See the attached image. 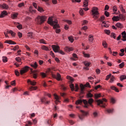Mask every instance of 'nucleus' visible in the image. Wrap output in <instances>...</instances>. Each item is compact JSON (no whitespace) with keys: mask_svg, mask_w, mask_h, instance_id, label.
Returning <instances> with one entry per match:
<instances>
[{"mask_svg":"<svg viewBox=\"0 0 126 126\" xmlns=\"http://www.w3.org/2000/svg\"><path fill=\"white\" fill-rule=\"evenodd\" d=\"M117 10H118V9L117 8V6H114V7H113V11L114 12H117Z\"/></svg>","mask_w":126,"mask_h":126,"instance_id":"nucleus-57","label":"nucleus"},{"mask_svg":"<svg viewBox=\"0 0 126 126\" xmlns=\"http://www.w3.org/2000/svg\"><path fill=\"white\" fill-rule=\"evenodd\" d=\"M102 24H105V25H104V27H109V26L108 25L106 24V22L103 21Z\"/></svg>","mask_w":126,"mask_h":126,"instance_id":"nucleus-63","label":"nucleus"},{"mask_svg":"<svg viewBox=\"0 0 126 126\" xmlns=\"http://www.w3.org/2000/svg\"><path fill=\"white\" fill-rule=\"evenodd\" d=\"M31 71L32 72V75L33 77L34 78V79H36L37 78V76L38 75V74L35 73V71H33V69H31Z\"/></svg>","mask_w":126,"mask_h":126,"instance_id":"nucleus-19","label":"nucleus"},{"mask_svg":"<svg viewBox=\"0 0 126 126\" xmlns=\"http://www.w3.org/2000/svg\"><path fill=\"white\" fill-rule=\"evenodd\" d=\"M124 66H125V63L123 62L121 63H120L119 64V67L120 68H123V67H124Z\"/></svg>","mask_w":126,"mask_h":126,"instance_id":"nucleus-41","label":"nucleus"},{"mask_svg":"<svg viewBox=\"0 0 126 126\" xmlns=\"http://www.w3.org/2000/svg\"><path fill=\"white\" fill-rule=\"evenodd\" d=\"M2 61H3V63H6V62H7V58H6L5 57H3Z\"/></svg>","mask_w":126,"mask_h":126,"instance_id":"nucleus-46","label":"nucleus"},{"mask_svg":"<svg viewBox=\"0 0 126 126\" xmlns=\"http://www.w3.org/2000/svg\"><path fill=\"white\" fill-rule=\"evenodd\" d=\"M110 101L112 104H115V103H116V100H115L114 98H111Z\"/></svg>","mask_w":126,"mask_h":126,"instance_id":"nucleus-52","label":"nucleus"},{"mask_svg":"<svg viewBox=\"0 0 126 126\" xmlns=\"http://www.w3.org/2000/svg\"><path fill=\"white\" fill-rule=\"evenodd\" d=\"M64 50L66 52H71V51H73V48L72 47L66 46L64 48Z\"/></svg>","mask_w":126,"mask_h":126,"instance_id":"nucleus-14","label":"nucleus"},{"mask_svg":"<svg viewBox=\"0 0 126 126\" xmlns=\"http://www.w3.org/2000/svg\"><path fill=\"white\" fill-rule=\"evenodd\" d=\"M16 62H18V63H21V58H20V57H17L15 59Z\"/></svg>","mask_w":126,"mask_h":126,"instance_id":"nucleus-44","label":"nucleus"},{"mask_svg":"<svg viewBox=\"0 0 126 126\" xmlns=\"http://www.w3.org/2000/svg\"><path fill=\"white\" fill-rule=\"evenodd\" d=\"M70 88H71V91H73L74 90V85L73 84H70Z\"/></svg>","mask_w":126,"mask_h":126,"instance_id":"nucleus-40","label":"nucleus"},{"mask_svg":"<svg viewBox=\"0 0 126 126\" xmlns=\"http://www.w3.org/2000/svg\"><path fill=\"white\" fill-rule=\"evenodd\" d=\"M7 32L9 33V34H11L12 37H15V32H13V31L10 30V31H7Z\"/></svg>","mask_w":126,"mask_h":126,"instance_id":"nucleus-20","label":"nucleus"},{"mask_svg":"<svg viewBox=\"0 0 126 126\" xmlns=\"http://www.w3.org/2000/svg\"><path fill=\"white\" fill-rule=\"evenodd\" d=\"M41 49L42 50H44V51H49V48H48V47L45 45L42 46Z\"/></svg>","mask_w":126,"mask_h":126,"instance_id":"nucleus-32","label":"nucleus"},{"mask_svg":"<svg viewBox=\"0 0 126 126\" xmlns=\"http://www.w3.org/2000/svg\"><path fill=\"white\" fill-rule=\"evenodd\" d=\"M104 32L106 33V34H107V35H109L111 33V31L110 30H106L104 31Z\"/></svg>","mask_w":126,"mask_h":126,"instance_id":"nucleus-51","label":"nucleus"},{"mask_svg":"<svg viewBox=\"0 0 126 126\" xmlns=\"http://www.w3.org/2000/svg\"><path fill=\"white\" fill-rule=\"evenodd\" d=\"M102 46L104 47V48H108V44H107V42H106L105 41L102 42Z\"/></svg>","mask_w":126,"mask_h":126,"instance_id":"nucleus-30","label":"nucleus"},{"mask_svg":"<svg viewBox=\"0 0 126 126\" xmlns=\"http://www.w3.org/2000/svg\"><path fill=\"white\" fill-rule=\"evenodd\" d=\"M54 97H55V99H56L55 103L56 104V105H58V104L60 103V102H61L60 101V97L58 96V95H57L56 94H54Z\"/></svg>","mask_w":126,"mask_h":126,"instance_id":"nucleus-11","label":"nucleus"},{"mask_svg":"<svg viewBox=\"0 0 126 126\" xmlns=\"http://www.w3.org/2000/svg\"><path fill=\"white\" fill-rule=\"evenodd\" d=\"M91 92H92V91H91L90 92L88 93V94H87V97L92 98V97H93V94H91Z\"/></svg>","mask_w":126,"mask_h":126,"instance_id":"nucleus-22","label":"nucleus"},{"mask_svg":"<svg viewBox=\"0 0 126 126\" xmlns=\"http://www.w3.org/2000/svg\"><path fill=\"white\" fill-rule=\"evenodd\" d=\"M114 111V109H107L106 110V112L108 113V114H111L112 113H113V112Z\"/></svg>","mask_w":126,"mask_h":126,"instance_id":"nucleus-39","label":"nucleus"},{"mask_svg":"<svg viewBox=\"0 0 126 126\" xmlns=\"http://www.w3.org/2000/svg\"><path fill=\"white\" fill-rule=\"evenodd\" d=\"M47 124L48 125H49V126H53V124H52V121H51L50 120L47 121Z\"/></svg>","mask_w":126,"mask_h":126,"instance_id":"nucleus-55","label":"nucleus"},{"mask_svg":"<svg viewBox=\"0 0 126 126\" xmlns=\"http://www.w3.org/2000/svg\"><path fill=\"white\" fill-rule=\"evenodd\" d=\"M18 36L19 38H21L22 37V33H21L20 32H19L18 33Z\"/></svg>","mask_w":126,"mask_h":126,"instance_id":"nucleus-60","label":"nucleus"},{"mask_svg":"<svg viewBox=\"0 0 126 126\" xmlns=\"http://www.w3.org/2000/svg\"><path fill=\"white\" fill-rule=\"evenodd\" d=\"M31 66H32V67H33V68H34L35 69H36V68H37V67H38V64H37V62H35L31 64Z\"/></svg>","mask_w":126,"mask_h":126,"instance_id":"nucleus-18","label":"nucleus"},{"mask_svg":"<svg viewBox=\"0 0 126 126\" xmlns=\"http://www.w3.org/2000/svg\"><path fill=\"white\" fill-rule=\"evenodd\" d=\"M96 102L98 106L105 108L106 107V103L104 102H107V99H106V98H103L102 100L98 99L96 100Z\"/></svg>","mask_w":126,"mask_h":126,"instance_id":"nucleus-7","label":"nucleus"},{"mask_svg":"<svg viewBox=\"0 0 126 126\" xmlns=\"http://www.w3.org/2000/svg\"><path fill=\"white\" fill-rule=\"evenodd\" d=\"M93 116H94V117L96 118V117H97V116H98V113H97V112H94L93 113Z\"/></svg>","mask_w":126,"mask_h":126,"instance_id":"nucleus-61","label":"nucleus"},{"mask_svg":"<svg viewBox=\"0 0 126 126\" xmlns=\"http://www.w3.org/2000/svg\"><path fill=\"white\" fill-rule=\"evenodd\" d=\"M119 8L122 12L123 13L126 12V10H125V9H124V7L123 6V5H120Z\"/></svg>","mask_w":126,"mask_h":126,"instance_id":"nucleus-31","label":"nucleus"},{"mask_svg":"<svg viewBox=\"0 0 126 126\" xmlns=\"http://www.w3.org/2000/svg\"><path fill=\"white\" fill-rule=\"evenodd\" d=\"M116 26L118 28H123V25L120 23H117L116 24Z\"/></svg>","mask_w":126,"mask_h":126,"instance_id":"nucleus-29","label":"nucleus"},{"mask_svg":"<svg viewBox=\"0 0 126 126\" xmlns=\"http://www.w3.org/2000/svg\"><path fill=\"white\" fill-rule=\"evenodd\" d=\"M40 101L41 103L43 104H49L50 103V101H47V99H46L45 97H42L40 99Z\"/></svg>","mask_w":126,"mask_h":126,"instance_id":"nucleus-10","label":"nucleus"},{"mask_svg":"<svg viewBox=\"0 0 126 126\" xmlns=\"http://www.w3.org/2000/svg\"><path fill=\"white\" fill-rule=\"evenodd\" d=\"M122 37L123 38V39H122V41H124V42H125V41H126V32L124 31L122 33Z\"/></svg>","mask_w":126,"mask_h":126,"instance_id":"nucleus-16","label":"nucleus"},{"mask_svg":"<svg viewBox=\"0 0 126 126\" xmlns=\"http://www.w3.org/2000/svg\"><path fill=\"white\" fill-rule=\"evenodd\" d=\"M39 42L41 44H44V45H47V43H46L45 40L43 39H40Z\"/></svg>","mask_w":126,"mask_h":126,"instance_id":"nucleus-35","label":"nucleus"},{"mask_svg":"<svg viewBox=\"0 0 126 126\" xmlns=\"http://www.w3.org/2000/svg\"><path fill=\"white\" fill-rule=\"evenodd\" d=\"M15 73L17 76H19V75H20V73H19V71H18L17 70H15Z\"/></svg>","mask_w":126,"mask_h":126,"instance_id":"nucleus-45","label":"nucleus"},{"mask_svg":"<svg viewBox=\"0 0 126 126\" xmlns=\"http://www.w3.org/2000/svg\"><path fill=\"white\" fill-rule=\"evenodd\" d=\"M112 20L113 21H119V20H120V17L114 16L112 18Z\"/></svg>","mask_w":126,"mask_h":126,"instance_id":"nucleus-21","label":"nucleus"},{"mask_svg":"<svg viewBox=\"0 0 126 126\" xmlns=\"http://www.w3.org/2000/svg\"><path fill=\"white\" fill-rule=\"evenodd\" d=\"M101 97V94H94V98L95 99H98V98H100Z\"/></svg>","mask_w":126,"mask_h":126,"instance_id":"nucleus-36","label":"nucleus"},{"mask_svg":"<svg viewBox=\"0 0 126 126\" xmlns=\"http://www.w3.org/2000/svg\"><path fill=\"white\" fill-rule=\"evenodd\" d=\"M104 14L106 17H109V16L110 15V13L107 11H105Z\"/></svg>","mask_w":126,"mask_h":126,"instance_id":"nucleus-50","label":"nucleus"},{"mask_svg":"<svg viewBox=\"0 0 126 126\" xmlns=\"http://www.w3.org/2000/svg\"><path fill=\"white\" fill-rule=\"evenodd\" d=\"M75 91L76 92H77V91H78V89H79V88H78V85H77V84H75Z\"/></svg>","mask_w":126,"mask_h":126,"instance_id":"nucleus-54","label":"nucleus"},{"mask_svg":"<svg viewBox=\"0 0 126 126\" xmlns=\"http://www.w3.org/2000/svg\"><path fill=\"white\" fill-rule=\"evenodd\" d=\"M92 15L93 16V18L94 19H97L98 17V15H99V12L98 11V8L96 7H94L92 10Z\"/></svg>","mask_w":126,"mask_h":126,"instance_id":"nucleus-5","label":"nucleus"},{"mask_svg":"<svg viewBox=\"0 0 126 126\" xmlns=\"http://www.w3.org/2000/svg\"><path fill=\"white\" fill-rule=\"evenodd\" d=\"M83 54L85 58H90V55H89V54H87V53H85V52H84V51L83 52Z\"/></svg>","mask_w":126,"mask_h":126,"instance_id":"nucleus-27","label":"nucleus"},{"mask_svg":"<svg viewBox=\"0 0 126 126\" xmlns=\"http://www.w3.org/2000/svg\"><path fill=\"white\" fill-rule=\"evenodd\" d=\"M0 7L1 8H3L4 9H8V5L5 3H3L2 5H0Z\"/></svg>","mask_w":126,"mask_h":126,"instance_id":"nucleus-17","label":"nucleus"},{"mask_svg":"<svg viewBox=\"0 0 126 126\" xmlns=\"http://www.w3.org/2000/svg\"><path fill=\"white\" fill-rule=\"evenodd\" d=\"M100 21H103L104 20H105V16H102L101 17H100Z\"/></svg>","mask_w":126,"mask_h":126,"instance_id":"nucleus-59","label":"nucleus"},{"mask_svg":"<svg viewBox=\"0 0 126 126\" xmlns=\"http://www.w3.org/2000/svg\"><path fill=\"white\" fill-rule=\"evenodd\" d=\"M111 76H112V74H110L106 76V78L105 79V80H109V78H110V77H111Z\"/></svg>","mask_w":126,"mask_h":126,"instance_id":"nucleus-56","label":"nucleus"},{"mask_svg":"<svg viewBox=\"0 0 126 126\" xmlns=\"http://www.w3.org/2000/svg\"><path fill=\"white\" fill-rule=\"evenodd\" d=\"M6 44H10L11 45H15L16 42L13 41L12 40H6L5 41Z\"/></svg>","mask_w":126,"mask_h":126,"instance_id":"nucleus-15","label":"nucleus"},{"mask_svg":"<svg viewBox=\"0 0 126 126\" xmlns=\"http://www.w3.org/2000/svg\"><path fill=\"white\" fill-rule=\"evenodd\" d=\"M28 68H29V67L28 66H26L23 68L21 70H20V74L22 75V74H24V73H26L28 71Z\"/></svg>","mask_w":126,"mask_h":126,"instance_id":"nucleus-9","label":"nucleus"},{"mask_svg":"<svg viewBox=\"0 0 126 126\" xmlns=\"http://www.w3.org/2000/svg\"><path fill=\"white\" fill-rule=\"evenodd\" d=\"M27 82L30 83L31 85H32V86H35V85L37 84V82H35V81H32L30 79H28Z\"/></svg>","mask_w":126,"mask_h":126,"instance_id":"nucleus-12","label":"nucleus"},{"mask_svg":"<svg viewBox=\"0 0 126 126\" xmlns=\"http://www.w3.org/2000/svg\"><path fill=\"white\" fill-rule=\"evenodd\" d=\"M11 85H12V86H13V85L15 86V80H14V81L11 82Z\"/></svg>","mask_w":126,"mask_h":126,"instance_id":"nucleus-64","label":"nucleus"},{"mask_svg":"<svg viewBox=\"0 0 126 126\" xmlns=\"http://www.w3.org/2000/svg\"><path fill=\"white\" fill-rule=\"evenodd\" d=\"M41 75L43 78H45L47 76V75L45 73L41 72Z\"/></svg>","mask_w":126,"mask_h":126,"instance_id":"nucleus-48","label":"nucleus"},{"mask_svg":"<svg viewBox=\"0 0 126 126\" xmlns=\"http://www.w3.org/2000/svg\"><path fill=\"white\" fill-rule=\"evenodd\" d=\"M19 7H22V6H24V3H21L18 4Z\"/></svg>","mask_w":126,"mask_h":126,"instance_id":"nucleus-58","label":"nucleus"},{"mask_svg":"<svg viewBox=\"0 0 126 126\" xmlns=\"http://www.w3.org/2000/svg\"><path fill=\"white\" fill-rule=\"evenodd\" d=\"M94 40V38H93V35H90L89 36V42H91V43H93Z\"/></svg>","mask_w":126,"mask_h":126,"instance_id":"nucleus-23","label":"nucleus"},{"mask_svg":"<svg viewBox=\"0 0 126 126\" xmlns=\"http://www.w3.org/2000/svg\"><path fill=\"white\" fill-rule=\"evenodd\" d=\"M66 78L67 79H68L69 80H70L71 82H73V81H74V80L73 79V78L70 77V76H67Z\"/></svg>","mask_w":126,"mask_h":126,"instance_id":"nucleus-28","label":"nucleus"},{"mask_svg":"<svg viewBox=\"0 0 126 126\" xmlns=\"http://www.w3.org/2000/svg\"><path fill=\"white\" fill-rule=\"evenodd\" d=\"M81 88V93L83 94V91H84V86L83 84L80 85Z\"/></svg>","mask_w":126,"mask_h":126,"instance_id":"nucleus-26","label":"nucleus"},{"mask_svg":"<svg viewBox=\"0 0 126 126\" xmlns=\"http://www.w3.org/2000/svg\"><path fill=\"white\" fill-rule=\"evenodd\" d=\"M125 79H126V76L125 75H122L120 77V80L121 81H123V80H125Z\"/></svg>","mask_w":126,"mask_h":126,"instance_id":"nucleus-33","label":"nucleus"},{"mask_svg":"<svg viewBox=\"0 0 126 126\" xmlns=\"http://www.w3.org/2000/svg\"><path fill=\"white\" fill-rule=\"evenodd\" d=\"M32 35H33V32H29L28 33V36L31 38H33Z\"/></svg>","mask_w":126,"mask_h":126,"instance_id":"nucleus-43","label":"nucleus"},{"mask_svg":"<svg viewBox=\"0 0 126 126\" xmlns=\"http://www.w3.org/2000/svg\"><path fill=\"white\" fill-rule=\"evenodd\" d=\"M80 112L82 113V114L79 115V118L80 119V120L82 121V120L84 119L85 116H87V115H88V113L83 110H80Z\"/></svg>","mask_w":126,"mask_h":126,"instance_id":"nucleus-8","label":"nucleus"},{"mask_svg":"<svg viewBox=\"0 0 126 126\" xmlns=\"http://www.w3.org/2000/svg\"><path fill=\"white\" fill-rule=\"evenodd\" d=\"M37 10L38 11H40V12H43V11H44V9L42 8H41V7H38L37 8Z\"/></svg>","mask_w":126,"mask_h":126,"instance_id":"nucleus-42","label":"nucleus"},{"mask_svg":"<svg viewBox=\"0 0 126 126\" xmlns=\"http://www.w3.org/2000/svg\"><path fill=\"white\" fill-rule=\"evenodd\" d=\"M101 87V85H99L94 87L95 90H97L98 88H100Z\"/></svg>","mask_w":126,"mask_h":126,"instance_id":"nucleus-62","label":"nucleus"},{"mask_svg":"<svg viewBox=\"0 0 126 126\" xmlns=\"http://www.w3.org/2000/svg\"><path fill=\"white\" fill-rule=\"evenodd\" d=\"M111 37L112 38H114V39H116V34L115 33H111Z\"/></svg>","mask_w":126,"mask_h":126,"instance_id":"nucleus-49","label":"nucleus"},{"mask_svg":"<svg viewBox=\"0 0 126 126\" xmlns=\"http://www.w3.org/2000/svg\"><path fill=\"white\" fill-rule=\"evenodd\" d=\"M111 89H112V90H114L115 91H116V92H120V91H119V89L118 88H117V87H115V86H111L110 87Z\"/></svg>","mask_w":126,"mask_h":126,"instance_id":"nucleus-24","label":"nucleus"},{"mask_svg":"<svg viewBox=\"0 0 126 126\" xmlns=\"http://www.w3.org/2000/svg\"><path fill=\"white\" fill-rule=\"evenodd\" d=\"M37 88V87L31 86L29 88V90H30V91H33V90H36Z\"/></svg>","mask_w":126,"mask_h":126,"instance_id":"nucleus-25","label":"nucleus"},{"mask_svg":"<svg viewBox=\"0 0 126 126\" xmlns=\"http://www.w3.org/2000/svg\"><path fill=\"white\" fill-rule=\"evenodd\" d=\"M84 64H85V66H89V65H90V64H91V63L86 62L84 63Z\"/></svg>","mask_w":126,"mask_h":126,"instance_id":"nucleus-47","label":"nucleus"},{"mask_svg":"<svg viewBox=\"0 0 126 126\" xmlns=\"http://www.w3.org/2000/svg\"><path fill=\"white\" fill-rule=\"evenodd\" d=\"M46 72L47 73H49V72H50V73H51L52 74V77H53V78H56V79H57V80H58V81H60V80H61V74L57 73V75H55L53 74V73L52 72V70L50 68L47 69Z\"/></svg>","mask_w":126,"mask_h":126,"instance_id":"nucleus-4","label":"nucleus"},{"mask_svg":"<svg viewBox=\"0 0 126 126\" xmlns=\"http://www.w3.org/2000/svg\"><path fill=\"white\" fill-rule=\"evenodd\" d=\"M5 15H7V12L6 11L4 10L1 12V14L0 15V18H2L3 17H4Z\"/></svg>","mask_w":126,"mask_h":126,"instance_id":"nucleus-13","label":"nucleus"},{"mask_svg":"<svg viewBox=\"0 0 126 126\" xmlns=\"http://www.w3.org/2000/svg\"><path fill=\"white\" fill-rule=\"evenodd\" d=\"M79 13H80V15H83V14H84V13L83 12V9H81L80 10Z\"/></svg>","mask_w":126,"mask_h":126,"instance_id":"nucleus-53","label":"nucleus"},{"mask_svg":"<svg viewBox=\"0 0 126 126\" xmlns=\"http://www.w3.org/2000/svg\"><path fill=\"white\" fill-rule=\"evenodd\" d=\"M46 19H47V17L45 16H38L35 19V22L37 24L41 25V24H42V23L46 21Z\"/></svg>","mask_w":126,"mask_h":126,"instance_id":"nucleus-3","label":"nucleus"},{"mask_svg":"<svg viewBox=\"0 0 126 126\" xmlns=\"http://www.w3.org/2000/svg\"><path fill=\"white\" fill-rule=\"evenodd\" d=\"M48 24H50V25L53 26L54 29H56V33L59 34V33L61 32V30L58 29L60 28V25L58 24V20H55V21H53L52 18H49L48 21Z\"/></svg>","mask_w":126,"mask_h":126,"instance_id":"nucleus-2","label":"nucleus"},{"mask_svg":"<svg viewBox=\"0 0 126 126\" xmlns=\"http://www.w3.org/2000/svg\"><path fill=\"white\" fill-rule=\"evenodd\" d=\"M83 102L84 105V108H88L89 106H91V107H93V105H92V103L94 102V100L93 98H90L88 101L84 99L83 100L81 99H79L76 101V105H79V104H81Z\"/></svg>","mask_w":126,"mask_h":126,"instance_id":"nucleus-1","label":"nucleus"},{"mask_svg":"<svg viewBox=\"0 0 126 126\" xmlns=\"http://www.w3.org/2000/svg\"><path fill=\"white\" fill-rule=\"evenodd\" d=\"M88 6V0H85L84 2V6Z\"/></svg>","mask_w":126,"mask_h":126,"instance_id":"nucleus-38","label":"nucleus"},{"mask_svg":"<svg viewBox=\"0 0 126 126\" xmlns=\"http://www.w3.org/2000/svg\"><path fill=\"white\" fill-rule=\"evenodd\" d=\"M52 47L53 50L55 53H59V54H61V55H64V52L60 50V46L58 45H53Z\"/></svg>","mask_w":126,"mask_h":126,"instance_id":"nucleus-6","label":"nucleus"},{"mask_svg":"<svg viewBox=\"0 0 126 126\" xmlns=\"http://www.w3.org/2000/svg\"><path fill=\"white\" fill-rule=\"evenodd\" d=\"M68 39L69 41H70L71 43H73V41H74V39L72 38V36H69L68 37Z\"/></svg>","mask_w":126,"mask_h":126,"instance_id":"nucleus-37","label":"nucleus"},{"mask_svg":"<svg viewBox=\"0 0 126 126\" xmlns=\"http://www.w3.org/2000/svg\"><path fill=\"white\" fill-rule=\"evenodd\" d=\"M17 15H18V13H15L13 14V15H12V19H15V18H16V17H17Z\"/></svg>","mask_w":126,"mask_h":126,"instance_id":"nucleus-34","label":"nucleus"}]
</instances>
